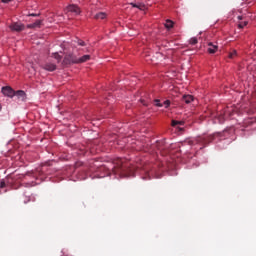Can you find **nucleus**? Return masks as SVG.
I'll return each instance as SVG.
<instances>
[{"label":"nucleus","mask_w":256,"mask_h":256,"mask_svg":"<svg viewBox=\"0 0 256 256\" xmlns=\"http://www.w3.org/2000/svg\"><path fill=\"white\" fill-rule=\"evenodd\" d=\"M14 95H16V97H18V99H25V91L22 90H18L17 92H14Z\"/></svg>","instance_id":"ddd939ff"},{"label":"nucleus","mask_w":256,"mask_h":256,"mask_svg":"<svg viewBox=\"0 0 256 256\" xmlns=\"http://www.w3.org/2000/svg\"><path fill=\"white\" fill-rule=\"evenodd\" d=\"M194 98L192 95H184L182 97V101H184V103H186L187 105H189V103L193 102Z\"/></svg>","instance_id":"9d476101"},{"label":"nucleus","mask_w":256,"mask_h":256,"mask_svg":"<svg viewBox=\"0 0 256 256\" xmlns=\"http://www.w3.org/2000/svg\"><path fill=\"white\" fill-rule=\"evenodd\" d=\"M42 68L45 69V71H55V69H57V65L53 63H46L42 66Z\"/></svg>","instance_id":"6e6552de"},{"label":"nucleus","mask_w":256,"mask_h":256,"mask_svg":"<svg viewBox=\"0 0 256 256\" xmlns=\"http://www.w3.org/2000/svg\"><path fill=\"white\" fill-rule=\"evenodd\" d=\"M77 56L73 55V54H68L64 57L62 65L67 66V65H71L72 63H77Z\"/></svg>","instance_id":"f03ea898"},{"label":"nucleus","mask_w":256,"mask_h":256,"mask_svg":"<svg viewBox=\"0 0 256 256\" xmlns=\"http://www.w3.org/2000/svg\"><path fill=\"white\" fill-rule=\"evenodd\" d=\"M107 18V13L105 12H99L94 15V19H106Z\"/></svg>","instance_id":"f8f14e48"},{"label":"nucleus","mask_w":256,"mask_h":256,"mask_svg":"<svg viewBox=\"0 0 256 256\" xmlns=\"http://www.w3.org/2000/svg\"><path fill=\"white\" fill-rule=\"evenodd\" d=\"M10 29L11 31H23V29H25V26L19 22H14L10 25Z\"/></svg>","instance_id":"39448f33"},{"label":"nucleus","mask_w":256,"mask_h":256,"mask_svg":"<svg viewBox=\"0 0 256 256\" xmlns=\"http://www.w3.org/2000/svg\"><path fill=\"white\" fill-rule=\"evenodd\" d=\"M91 59L90 55H84L80 58H77V63H86V61H89Z\"/></svg>","instance_id":"9b49d317"},{"label":"nucleus","mask_w":256,"mask_h":256,"mask_svg":"<svg viewBox=\"0 0 256 256\" xmlns=\"http://www.w3.org/2000/svg\"><path fill=\"white\" fill-rule=\"evenodd\" d=\"M42 24H43L42 20H36L32 24H28L27 27H28V29H39Z\"/></svg>","instance_id":"0eeeda50"},{"label":"nucleus","mask_w":256,"mask_h":256,"mask_svg":"<svg viewBox=\"0 0 256 256\" xmlns=\"http://www.w3.org/2000/svg\"><path fill=\"white\" fill-rule=\"evenodd\" d=\"M197 43L198 41L196 37L190 39V45H197Z\"/></svg>","instance_id":"6ab92c4d"},{"label":"nucleus","mask_w":256,"mask_h":256,"mask_svg":"<svg viewBox=\"0 0 256 256\" xmlns=\"http://www.w3.org/2000/svg\"><path fill=\"white\" fill-rule=\"evenodd\" d=\"M177 125H185V122L172 120V127H177Z\"/></svg>","instance_id":"2eb2a0df"},{"label":"nucleus","mask_w":256,"mask_h":256,"mask_svg":"<svg viewBox=\"0 0 256 256\" xmlns=\"http://www.w3.org/2000/svg\"><path fill=\"white\" fill-rule=\"evenodd\" d=\"M154 103H155L156 107H163V103H161V100H159V99H155Z\"/></svg>","instance_id":"f3484780"},{"label":"nucleus","mask_w":256,"mask_h":256,"mask_svg":"<svg viewBox=\"0 0 256 256\" xmlns=\"http://www.w3.org/2000/svg\"><path fill=\"white\" fill-rule=\"evenodd\" d=\"M235 57H237V50H233V51L230 52V54H229V58H230V59H235Z\"/></svg>","instance_id":"dca6fc26"},{"label":"nucleus","mask_w":256,"mask_h":256,"mask_svg":"<svg viewBox=\"0 0 256 256\" xmlns=\"http://www.w3.org/2000/svg\"><path fill=\"white\" fill-rule=\"evenodd\" d=\"M215 139V136L209 135V136H201L198 137L197 143H201L202 145H208V143H211Z\"/></svg>","instance_id":"7ed1b4c3"},{"label":"nucleus","mask_w":256,"mask_h":256,"mask_svg":"<svg viewBox=\"0 0 256 256\" xmlns=\"http://www.w3.org/2000/svg\"><path fill=\"white\" fill-rule=\"evenodd\" d=\"M220 123H223V120H220Z\"/></svg>","instance_id":"cd10ccee"},{"label":"nucleus","mask_w":256,"mask_h":256,"mask_svg":"<svg viewBox=\"0 0 256 256\" xmlns=\"http://www.w3.org/2000/svg\"><path fill=\"white\" fill-rule=\"evenodd\" d=\"M31 17H37V14H30Z\"/></svg>","instance_id":"a878e982"},{"label":"nucleus","mask_w":256,"mask_h":256,"mask_svg":"<svg viewBox=\"0 0 256 256\" xmlns=\"http://www.w3.org/2000/svg\"><path fill=\"white\" fill-rule=\"evenodd\" d=\"M218 49L217 45H213V43L209 42L208 43V53L213 54L216 53Z\"/></svg>","instance_id":"1a4fd4ad"},{"label":"nucleus","mask_w":256,"mask_h":256,"mask_svg":"<svg viewBox=\"0 0 256 256\" xmlns=\"http://www.w3.org/2000/svg\"><path fill=\"white\" fill-rule=\"evenodd\" d=\"M2 3H10L11 0H1Z\"/></svg>","instance_id":"b1692460"},{"label":"nucleus","mask_w":256,"mask_h":256,"mask_svg":"<svg viewBox=\"0 0 256 256\" xmlns=\"http://www.w3.org/2000/svg\"><path fill=\"white\" fill-rule=\"evenodd\" d=\"M113 163L112 171L115 175H120V177H134L135 171L139 169V166H131V163L123 158H117Z\"/></svg>","instance_id":"f257e3e1"},{"label":"nucleus","mask_w":256,"mask_h":256,"mask_svg":"<svg viewBox=\"0 0 256 256\" xmlns=\"http://www.w3.org/2000/svg\"><path fill=\"white\" fill-rule=\"evenodd\" d=\"M132 7H139L137 4L131 3Z\"/></svg>","instance_id":"393cba45"},{"label":"nucleus","mask_w":256,"mask_h":256,"mask_svg":"<svg viewBox=\"0 0 256 256\" xmlns=\"http://www.w3.org/2000/svg\"><path fill=\"white\" fill-rule=\"evenodd\" d=\"M163 105H165V108L167 109L169 107V105H171V101L166 100V101H164Z\"/></svg>","instance_id":"4be33fe9"},{"label":"nucleus","mask_w":256,"mask_h":256,"mask_svg":"<svg viewBox=\"0 0 256 256\" xmlns=\"http://www.w3.org/2000/svg\"><path fill=\"white\" fill-rule=\"evenodd\" d=\"M78 45H80V47H85V41L78 40Z\"/></svg>","instance_id":"5701e85b"},{"label":"nucleus","mask_w":256,"mask_h":256,"mask_svg":"<svg viewBox=\"0 0 256 256\" xmlns=\"http://www.w3.org/2000/svg\"><path fill=\"white\" fill-rule=\"evenodd\" d=\"M0 110H1V104H0Z\"/></svg>","instance_id":"c85d7f7f"},{"label":"nucleus","mask_w":256,"mask_h":256,"mask_svg":"<svg viewBox=\"0 0 256 256\" xmlns=\"http://www.w3.org/2000/svg\"><path fill=\"white\" fill-rule=\"evenodd\" d=\"M2 93L3 95H6V97H15V91L9 86L3 87Z\"/></svg>","instance_id":"423d86ee"},{"label":"nucleus","mask_w":256,"mask_h":256,"mask_svg":"<svg viewBox=\"0 0 256 256\" xmlns=\"http://www.w3.org/2000/svg\"><path fill=\"white\" fill-rule=\"evenodd\" d=\"M165 27L166 29H173V21L166 20Z\"/></svg>","instance_id":"4468645a"},{"label":"nucleus","mask_w":256,"mask_h":256,"mask_svg":"<svg viewBox=\"0 0 256 256\" xmlns=\"http://www.w3.org/2000/svg\"><path fill=\"white\" fill-rule=\"evenodd\" d=\"M239 21L243 19V16H238Z\"/></svg>","instance_id":"bb28decb"},{"label":"nucleus","mask_w":256,"mask_h":256,"mask_svg":"<svg viewBox=\"0 0 256 256\" xmlns=\"http://www.w3.org/2000/svg\"><path fill=\"white\" fill-rule=\"evenodd\" d=\"M54 59H57L58 62L61 61V55H59V53H55L54 54Z\"/></svg>","instance_id":"412c9836"},{"label":"nucleus","mask_w":256,"mask_h":256,"mask_svg":"<svg viewBox=\"0 0 256 256\" xmlns=\"http://www.w3.org/2000/svg\"><path fill=\"white\" fill-rule=\"evenodd\" d=\"M6 186H7V184L5 183V180H1L0 181V189H5Z\"/></svg>","instance_id":"aec40b11"},{"label":"nucleus","mask_w":256,"mask_h":256,"mask_svg":"<svg viewBox=\"0 0 256 256\" xmlns=\"http://www.w3.org/2000/svg\"><path fill=\"white\" fill-rule=\"evenodd\" d=\"M66 13H74V15H79V13H81V9H79V6L72 4L66 8Z\"/></svg>","instance_id":"20e7f679"},{"label":"nucleus","mask_w":256,"mask_h":256,"mask_svg":"<svg viewBox=\"0 0 256 256\" xmlns=\"http://www.w3.org/2000/svg\"><path fill=\"white\" fill-rule=\"evenodd\" d=\"M247 21H244V22H240L239 24H238V27H239V29H243V27H247Z\"/></svg>","instance_id":"a211bd4d"}]
</instances>
